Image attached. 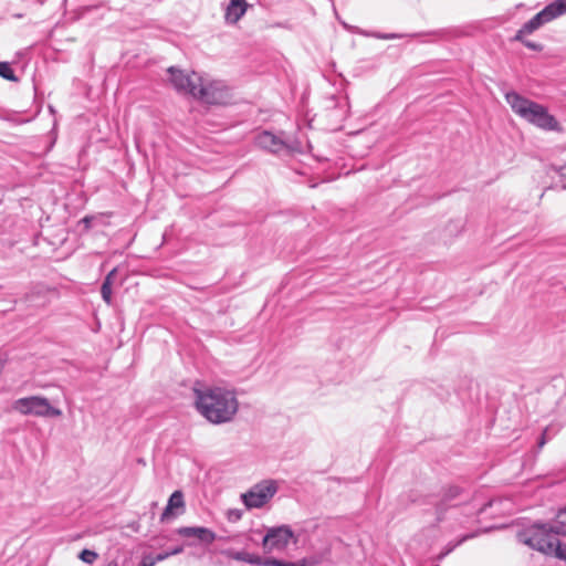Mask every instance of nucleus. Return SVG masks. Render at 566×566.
Masks as SVG:
<instances>
[{
    "label": "nucleus",
    "instance_id": "obj_1",
    "mask_svg": "<svg viewBox=\"0 0 566 566\" xmlns=\"http://www.w3.org/2000/svg\"><path fill=\"white\" fill-rule=\"evenodd\" d=\"M193 396L197 411L212 424L231 422L238 412L239 401L233 390L196 382Z\"/></svg>",
    "mask_w": 566,
    "mask_h": 566
},
{
    "label": "nucleus",
    "instance_id": "obj_2",
    "mask_svg": "<svg viewBox=\"0 0 566 566\" xmlns=\"http://www.w3.org/2000/svg\"><path fill=\"white\" fill-rule=\"evenodd\" d=\"M505 101L512 111L527 123L547 132H562L559 122L548 113L547 107L511 91Z\"/></svg>",
    "mask_w": 566,
    "mask_h": 566
},
{
    "label": "nucleus",
    "instance_id": "obj_3",
    "mask_svg": "<svg viewBox=\"0 0 566 566\" xmlns=\"http://www.w3.org/2000/svg\"><path fill=\"white\" fill-rule=\"evenodd\" d=\"M518 542L536 549L545 555L554 556L566 560V544L559 538H555L553 534L547 533L543 528L533 531H521L517 534Z\"/></svg>",
    "mask_w": 566,
    "mask_h": 566
},
{
    "label": "nucleus",
    "instance_id": "obj_4",
    "mask_svg": "<svg viewBox=\"0 0 566 566\" xmlns=\"http://www.w3.org/2000/svg\"><path fill=\"white\" fill-rule=\"evenodd\" d=\"M566 13V0H554L537 12L532 19L525 22L516 32L513 41H523V36L533 33L544 24Z\"/></svg>",
    "mask_w": 566,
    "mask_h": 566
},
{
    "label": "nucleus",
    "instance_id": "obj_5",
    "mask_svg": "<svg viewBox=\"0 0 566 566\" xmlns=\"http://www.w3.org/2000/svg\"><path fill=\"white\" fill-rule=\"evenodd\" d=\"M12 410L23 416H35L44 418H57L62 411L53 407L49 399L42 396H29L14 400Z\"/></svg>",
    "mask_w": 566,
    "mask_h": 566
},
{
    "label": "nucleus",
    "instance_id": "obj_6",
    "mask_svg": "<svg viewBox=\"0 0 566 566\" xmlns=\"http://www.w3.org/2000/svg\"><path fill=\"white\" fill-rule=\"evenodd\" d=\"M277 489L276 481L263 480L241 494V501L248 510L261 509L276 494Z\"/></svg>",
    "mask_w": 566,
    "mask_h": 566
},
{
    "label": "nucleus",
    "instance_id": "obj_7",
    "mask_svg": "<svg viewBox=\"0 0 566 566\" xmlns=\"http://www.w3.org/2000/svg\"><path fill=\"white\" fill-rule=\"evenodd\" d=\"M255 145L272 154H279L283 150L293 151L296 146L284 133L275 135L269 130H263L255 136Z\"/></svg>",
    "mask_w": 566,
    "mask_h": 566
},
{
    "label": "nucleus",
    "instance_id": "obj_8",
    "mask_svg": "<svg viewBox=\"0 0 566 566\" xmlns=\"http://www.w3.org/2000/svg\"><path fill=\"white\" fill-rule=\"evenodd\" d=\"M293 535L289 525L271 527L263 537L262 546L266 553L283 551L289 546Z\"/></svg>",
    "mask_w": 566,
    "mask_h": 566
},
{
    "label": "nucleus",
    "instance_id": "obj_9",
    "mask_svg": "<svg viewBox=\"0 0 566 566\" xmlns=\"http://www.w3.org/2000/svg\"><path fill=\"white\" fill-rule=\"evenodd\" d=\"M192 97L207 104H222L227 98V92L218 82L206 83L201 77L197 87H192Z\"/></svg>",
    "mask_w": 566,
    "mask_h": 566
},
{
    "label": "nucleus",
    "instance_id": "obj_10",
    "mask_svg": "<svg viewBox=\"0 0 566 566\" xmlns=\"http://www.w3.org/2000/svg\"><path fill=\"white\" fill-rule=\"evenodd\" d=\"M169 80L172 86L184 94L192 96V87H197L201 76L198 73L192 72L191 74L185 73L184 71L171 66L168 69Z\"/></svg>",
    "mask_w": 566,
    "mask_h": 566
},
{
    "label": "nucleus",
    "instance_id": "obj_11",
    "mask_svg": "<svg viewBox=\"0 0 566 566\" xmlns=\"http://www.w3.org/2000/svg\"><path fill=\"white\" fill-rule=\"evenodd\" d=\"M462 493V489L457 485H450L448 488L442 489L441 493L438 496H433L429 503L433 504L436 507L437 520H442V514L448 507H453L457 504L453 503L454 500L460 497Z\"/></svg>",
    "mask_w": 566,
    "mask_h": 566
},
{
    "label": "nucleus",
    "instance_id": "obj_12",
    "mask_svg": "<svg viewBox=\"0 0 566 566\" xmlns=\"http://www.w3.org/2000/svg\"><path fill=\"white\" fill-rule=\"evenodd\" d=\"M186 503L184 493L180 490H176L169 496L167 505L160 515V522L166 523L174 520L185 513Z\"/></svg>",
    "mask_w": 566,
    "mask_h": 566
},
{
    "label": "nucleus",
    "instance_id": "obj_13",
    "mask_svg": "<svg viewBox=\"0 0 566 566\" xmlns=\"http://www.w3.org/2000/svg\"><path fill=\"white\" fill-rule=\"evenodd\" d=\"M176 533L182 537H196L200 543L210 545L216 541V533L205 526H181L176 530Z\"/></svg>",
    "mask_w": 566,
    "mask_h": 566
},
{
    "label": "nucleus",
    "instance_id": "obj_14",
    "mask_svg": "<svg viewBox=\"0 0 566 566\" xmlns=\"http://www.w3.org/2000/svg\"><path fill=\"white\" fill-rule=\"evenodd\" d=\"M535 528H543L547 533L553 534L555 538H558L559 535L566 536V507L558 512L552 523H535L524 531H533Z\"/></svg>",
    "mask_w": 566,
    "mask_h": 566
},
{
    "label": "nucleus",
    "instance_id": "obj_15",
    "mask_svg": "<svg viewBox=\"0 0 566 566\" xmlns=\"http://www.w3.org/2000/svg\"><path fill=\"white\" fill-rule=\"evenodd\" d=\"M248 7L249 4L245 0H231L226 8V22L235 24L245 14Z\"/></svg>",
    "mask_w": 566,
    "mask_h": 566
},
{
    "label": "nucleus",
    "instance_id": "obj_16",
    "mask_svg": "<svg viewBox=\"0 0 566 566\" xmlns=\"http://www.w3.org/2000/svg\"><path fill=\"white\" fill-rule=\"evenodd\" d=\"M224 556H227L230 559H234L238 562H244L250 565L254 566H263L264 558L256 555L251 554L245 551H233V549H226L222 552Z\"/></svg>",
    "mask_w": 566,
    "mask_h": 566
},
{
    "label": "nucleus",
    "instance_id": "obj_17",
    "mask_svg": "<svg viewBox=\"0 0 566 566\" xmlns=\"http://www.w3.org/2000/svg\"><path fill=\"white\" fill-rule=\"evenodd\" d=\"M263 566H308L305 559L298 562H286L274 557L264 558Z\"/></svg>",
    "mask_w": 566,
    "mask_h": 566
},
{
    "label": "nucleus",
    "instance_id": "obj_18",
    "mask_svg": "<svg viewBox=\"0 0 566 566\" xmlns=\"http://www.w3.org/2000/svg\"><path fill=\"white\" fill-rule=\"evenodd\" d=\"M0 76L11 82H18V77L9 62H0Z\"/></svg>",
    "mask_w": 566,
    "mask_h": 566
},
{
    "label": "nucleus",
    "instance_id": "obj_19",
    "mask_svg": "<svg viewBox=\"0 0 566 566\" xmlns=\"http://www.w3.org/2000/svg\"><path fill=\"white\" fill-rule=\"evenodd\" d=\"M554 172L559 177L562 182V189L566 190V165L563 166H551L548 169V174Z\"/></svg>",
    "mask_w": 566,
    "mask_h": 566
},
{
    "label": "nucleus",
    "instance_id": "obj_20",
    "mask_svg": "<svg viewBox=\"0 0 566 566\" xmlns=\"http://www.w3.org/2000/svg\"><path fill=\"white\" fill-rule=\"evenodd\" d=\"M78 558L86 564L92 565L97 558L98 554L95 551L84 548L80 554Z\"/></svg>",
    "mask_w": 566,
    "mask_h": 566
},
{
    "label": "nucleus",
    "instance_id": "obj_21",
    "mask_svg": "<svg viewBox=\"0 0 566 566\" xmlns=\"http://www.w3.org/2000/svg\"><path fill=\"white\" fill-rule=\"evenodd\" d=\"M101 294L102 298L105 301V303L111 304L112 303V287L108 286V282H103L101 287Z\"/></svg>",
    "mask_w": 566,
    "mask_h": 566
},
{
    "label": "nucleus",
    "instance_id": "obj_22",
    "mask_svg": "<svg viewBox=\"0 0 566 566\" xmlns=\"http://www.w3.org/2000/svg\"><path fill=\"white\" fill-rule=\"evenodd\" d=\"M520 42L532 51L541 52L544 49L543 44L526 40L525 36H523V41Z\"/></svg>",
    "mask_w": 566,
    "mask_h": 566
},
{
    "label": "nucleus",
    "instance_id": "obj_23",
    "mask_svg": "<svg viewBox=\"0 0 566 566\" xmlns=\"http://www.w3.org/2000/svg\"><path fill=\"white\" fill-rule=\"evenodd\" d=\"M155 562L153 559V555H144L142 557V560L140 563L138 564V566H155Z\"/></svg>",
    "mask_w": 566,
    "mask_h": 566
},
{
    "label": "nucleus",
    "instance_id": "obj_24",
    "mask_svg": "<svg viewBox=\"0 0 566 566\" xmlns=\"http://www.w3.org/2000/svg\"><path fill=\"white\" fill-rule=\"evenodd\" d=\"M547 431H548V429L546 428V429L543 431V433L541 434V437H539V439H538V441H537V448H538V450H541V449H542V448L547 443V440H548V439H547V437H546Z\"/></svg>",
    "mask_w": 566,
    "mask_h": 566
},
{
    "label": "nucleus",
    "instance_id": "obj_25",
    "mask_svg": "<svg viewBox=\"0 0 566 566\" xmlns=\"http://www.w3.org/2000/svg\"><path fill=\"white\" fill-rule=\"evenodd\" d=\"M168 557H170V556H169L168 552L166 551V552H163V553H159V554L153 556V559H154L155 564H157L159 562L167 559Z\"/></svg>",
    "mask_w": 566,
    "mask_h": 566
},
{
    "label": "nucleus",
    "instance_id": "obj_26",
    "mask_svg": "<svg viewBox=\"0 0 566 566\" xmlns=\"http://www.w3.org/2000/svg\"><path fill=\"white\" fill-rule=\"evenodd\" d=\"M116 274V269H113L104 279L103 282H108V286L112 287V284H113V277L115 276Z\"/></svg>",
    "mask_w": 566,
    "mask_h": 566
},
{
    "label": "nucleus",
    "instance_id": "obj_27",
    "mask_svg": "<svg viewBox=\"0 0 566 566\" xmlns=\"http://www.w3.org/2000/svg\"><path fill=\"white\" fill-rule=\"evenodd\" d=\"M378 38L385 39V40H394V39H400V38H402V35L396 34V33H389V34L379 35Z\"/></svg>",
    "mask_w": 566,
    "mask_h": 566
},
{
    "label": "nucleus",
    "instance_id": "obj_28",
    "mask_svg": "<svg viewBox=\"0 0 566 566\" xmlns=\"http://www.w3.org/2000/svg\"><path fill=\"white\" fill-rule=\"evenodd\" d=\"M169 556H174V555H178L180 553L184 552V547L182 546H176L174 548H171L170 551H167Z\"/></svg>",
    "mask_w": 566,
    "mask_h": 566
},
{
    "label": "nucleus",
    "instance_id": "obj_29",
    "mask_svg": "<svg viewBox=\"0 0 566 566\" xmlns=\"http://www.w3.org/2000/svg\"><path fill=\"white\" fill-rule=\"evenodd\" d=\"M81 223L84 224L85 229H90L91 228V223H92V217H84L82 220H81Z\"/></svg>",
    "mask_w": 566,
    "mask_h": 566
},
{
    "label": "nucleus",
    "instance_id": "obj_30",
    "mask_svg": "<svg viewBox=\"0 0 566 566\" xmlns=\"http://www.w3.org/2000/svg\"><path fill=\"white\" fill-rule=\"evenodd\" d=\"M107 566H118L116 562H109Z\"/></svg>",
    "mask_w": 566,
    "mask_h": 566
},
{
    "label": "nucleus",
    "instance_id": "obj_31",
    "mask_svg": "<svg viewBox=\"0 0 566 566\" xmlns=\"http://www.w3.org/2000/svg\"><path fill=\"white\" fill-rule=\"evenodd\" d=\"M234 516H235V518L239 520L241 517V514L238 512V513H234Z\"/></svg>",
    "mask_w": 566,
    "mask_h": 566
}]
</instances>
